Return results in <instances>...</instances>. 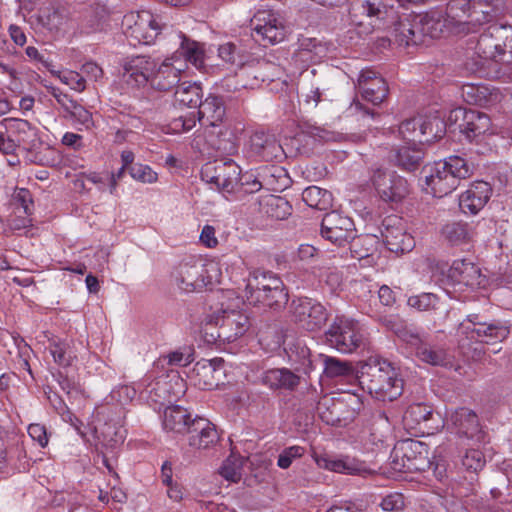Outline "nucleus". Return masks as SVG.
<instances>
[{
	"instance_id": "nucleus-44",
	"label": "nucleus",
	"mask_w": 512,
	"mask_h": 512,
	"mask_svg": "<svg viewBox=\"0 0 512 512\" xmlns=\"http://www.w3.org/2000/svg\"><path fill=\"white\" fill-rule=\"evenodd\" d=\"M108 19V11L104 6L97 5L86 11L83 28L86 33L102 31Z\"/></svg>"
},
{
	"instance_id": "nucleus-58",
	"label": "nucleus",
	"mask_w": 512,
	"mask_h": 512,
	"mask_svg": "<svg viewBox=\"0 0 512 512\" xmlns=\"http://www.w3.org/2000/svg\"><path fill=\"white\" fill-rule=\"evenodd\" d=\"M70 118L89 128L93 124L92 114L81 104L76 102L67 113Z\"/></svg>"
},
{
	"instance_id": "nucleus-25",
	"label": "nucleus",
	"mask_w": 512,
	"mask_h": 512,
	"mask_svg": "<svg viewBox=\"0 0 512 512\" xmlns=\"http://www.w3.org/2000/svg\"><path fill=\"white\" fill-rule=\"evenodd\" d=\"M448 421L459 435L467 438H480V424L478 416L469 408L461 407L454 410Z\"/></svg>"
},
{
	"instance_id": "nucleus-33",
	"label": "nucleus",
	"mask_w": 512,
	"mask_h": 512,
	"mask_svg": "<svg viewBox=\"0 0 512 512\" xmlns=\"http://www.w3.org/2000/svg\"><path fill=\"white\" fill-rule=\"evenodd\" d=\"M449 122L438 116H419V142H433L443 137Z\"/></svg>"
},
{
	"instance_id": "nucleus-48",
	"label": "nucleus",
	"mask_w": 512,
	"mask_h": 512,
	"mask_svg": "<svg viewBox=\"0 0 512 512\" xmlns=\"http://www.w3.org/2000/svg\"><path fill=\"white\" fill-rule=\"evenodd\" d=\"M432 408L423 403L410 405L403 415L406 425L412 426L428 421L432 417Z\"/></svg>"
},
{
	"instance_id": "nucleus-20",
	"label": "nucleus",
	"mask_w": 512,
	"mask_h": 512,
	"mask_svg": "<svg viewBox=\"0 0 512 512\" xmlns=\"http://www.w3.org/2000/svg\"><path fill=\"white\" fill-rule=\"evenodd\" d=\"M174 57L166 58L161 64L156 63L150 85L159 91H169L181 83L183 65H177Z\"/></svg>"
},
{
	"instance_id": "nucleus-26",
	"label": "nucleus",
	"mask_w": 512,
	"mask_h": 512,
	"mask_svg": "<svg viewBox=\"0 0 512 512\" xmlns=\"http://www.w3.org/2000/svg\"><path fill=\"white\" fill-rule=\"evenodd\" d=\"M251 150L264 161H273L282 158L284 151L273 135L256 132L250 138Z\"/></svg>"
},
{
	"instance_id": "nucleus-28",
	"label": "nucleus",
	"mask_w": 512,
	"mask_h": 512,
	"mask_svg": "<svg viewBox=\"0 0 512 512\" xmlns=\"http://www.w3.org/2000/svg\"><path fill=\"white\" fill-rule=\"evenodd\" d=\"M476 329L469 333L471 339L491 344L504 341L510 334L507 322L493 320L486 323H476Z\"/></svg>"
},
{
	"instance_id": "nucleus-64",
	"label": "nucleus",
	"mask_w": 512,
	"mask_h": 512,
	"mask_svg": "<svg viewBox=\"0 0 512 512\" xmlns=\"http://www.w3.org/2000/svg\"><path fill=\"white\" fill-rule=\"evenodd\" d=\"M81 74L90 80L98 81L103 77V70L97 63L90 61L82 65Z\"/></svg>"
},
{
	"instance_id": "nucleus-13",
	"label": "nucleus",
	"mask_w": 512,
	"mask_h": 512,
	"mask_svg": "<svg viewBox=\"0 0 512 512\" xmlns=\"http://www.w3.org/2000/svg\"><path fill=\"white\" fill-rule=\"evenodd\" d=\"M240 174V167L232 159L210 161L201 168L202 180L214 184L218 190L224 193L236 192Z\"/></svg>"
},
{
	"instance_id": "nucleus-9",
	"label": "nucleus",
	"mask_w": 512,
	"mask_h": 512,
	"mask_svg": "<svg viewBox=\"0 0 512 512\" xmlns=\"http://www.w3.org/2000/svg\"><path fill=\"white\" fill-rule=\"evenodd\" d=\"M481 10V5L477 1L471 0H452L447 7L450 14L455 17H459V11L467 15L465 21L456 20L454 28L455 35H467L469 33H475L479 28L491 22L496 18L498 10L496 8H489Z\"/></svg>"
},
{
	"instance_id": "nucleus-63",
	"label": "nucleus",
	"mask_w": 512,
	"mask_h": 512,
	"mask_svg": "<svg viewBox=\"0 0 512 512\" xmlns=\"http://www.w3.org/2000/svg\"><path fill=\"white\" fill-rule=\"evenodd\" d=\"M395 333L402 341L413 346L415 351L418 349L419 345L424 342L417 333L406 327L398 328Z\"/></svg>"
},
{
	"instance_id": "nucleus-12",
	"label": "nucleus",
	"mask_w": 512,
	"mask_h": 512,
	"mask_svg": "<svg viewBox=\"0 0 512 512\" xmlns=\"http://www.w3.org/2000/svg\"><path fill=\"white\" fill-rule=\"evenodd\" d=\"M448 122L449 129H458L470 142H478L491 127V120L487 114L462 107L450 111Z\"/></svg>"
},
{
	"instance_id": "nucleus-37",
	"label": "nucleus",
	"mask_w": 512,
	"mask_h": 512,
	"mask_svg": "<svg viewBox=\"0 0 512 512\" xmlns=\"http://www.w3.org/2000/svg\"><path fill=\"white\" fill-rule=\"evenodd\" d=\"M178 37L181 39L180 50L185 60L191 63L195 68L201 70L205 66V52L203 45L199 42L187 38L181 32Z\"/></svg>"
},
{
	"instance_id": "nucleus-50",
	"label": "nucleus",
	"mask_w": 512,
	"mask_h": 512,
	"mask_svg": "<svg viewBox=\"0 0 512 512\" xmlns=\"http://www.w3.org/2000/svg\"><path fill=\"white\" fill-rule=\"evenodd\" d=\"M68 344L63 341H53L49 350L53 356L54 361L63 367L70 366L73 360L71 352L68 351Z\"/></svg>"
},
{
	"instance_id": "nucleus-2",
	"label": "nucleus",
	"mask_w": 512,
	"mask_h": 512,
	"mask_svg": "<svg viewBox=\"0 0 512 512\" xmlns=\"http://www.w3.org/2000/svg\"><path fill=\"white\" fill-rule=\"evenodd\" d=\"M356 379L362 389L380 401H393L403 392V380L385 361L373 360L363 364Z\"/></svg>"
},
{
	"instance_id": "nucleus-11",
	"label": "nucleus",
	"mask_w": 512,
	"mask_h": 512,
	"mask_svg": "<svg viewBox=\"0 0 512 512\" xmlns=\"http://www.w3.org/2000/svg\"><path fill=\"white\" fill-rule=\"evenodd\" d=\"M123 33L133 46L151 44L160 33L161 27L149 11L130 12L122 20Z\"/></svg>"
},
{
	"instance_id": "nucleus-57",
	"label": "nucleus",
	"mask_w": 512,
	"mask_h": 512,
	"mask_svg": "<svg viewBox=\"0 0 512 512\" xmlns=\"http://www.w3.org/2000/svg\"><path fill=\"white\" fill-rule=\"evenodd\" d=\"M14 199L20 205V207L17 208V213H21L20 209H22V212L27 216L33 213V199L29 190L24 188L19 189Z\"/></svg>"
},
{
	"instance_id": "nucleus-8",
	"label": "nucleus",
	"mask_w": 512,
	"mask_h": 512,
	"mask_svg": "<svg viewBox=\"0 0 512 512\" xmlns=\"http://www.w3.org/2000/svg\"><path fill=\"white\" fill-rule=\"evenodd\" d=\"M225 113L226 109L222 98L216 95H209L201 102L197 111L173 119L170 126L177 133L191 130L195 127L196 121L202 127H217L222 123Z\"/></svg>"
},
{
	"instance_id": "nucleus-24",
	"label": "nucleus",
	"mask_w": 512,
	"mask_h": 512,
	"mask_svg": "<svg viewBox=\"0 0 512 512\" xmlns=\"http://www.w3.org/2000/svg\"><path fill=\"white\" fill-rule=\"evenodd\" d=\"M186 433L189 434V445L196 449H207L218 441L214 425L205 418L192 419Z\"/></svg>"
},
{
	"instance_id": "nucleus-15",
	"label": "nucleus",
	"mask_w": 512,
	"mask_h": 512,
	"mask_svg": "<svg viewBox=\"0 0 512 512\" xmlns=\"http://www.w3.org/2000/svg\"><path fill=\"white\" fill-rule=\"evenodd\" d=\"M371 181L378 196L385 202L398 203L409 194L407 180L396 172L377 169Z\"/></svg>"
},
{
	"instance_id": "nucleus-17",
	"label": "nucleus",
	"mask_w": 512,
	"mask_h": 512,
	"mask_svg": "<svg viewBox=\"0 0 512 512\" xmlns=\"http://www.w3.org/2000/svg\"><path fill=\"white\" fill-rule=\"evenodd\" d=\"M384 243L389 251L396 254L410 252L415 241L411 234L407 233L403 220L395 215L386 217L380 227Z\"/></svg>"
},
{
	"instance_id": "nucleus-3",
	"label": "nucleus",
	"mask_w": 512,
	"mask_h": 512,
	"mask_svg": "<svg viewBox=\"0 0 512 512\" xmlns=\"http://www.w3.org/2000/svg\"><path fill=\"white\" fill-rule=\"evenodd\" d=\"M425 184L435 197H443L454 191L460 180L473 174V167L462 157L452 155L444 161L424 167Z\"/></svg>"
},
{
	"instance_id": "nucleus-41",
	"label": "nucleus",
	"mask_w": 512,
	"mask_h": 512,
	"mask_svg": "<svg viewBox=\"0 0 512 512\" xmlns=\"http://www.w3.org/2000/svg\"><path fill=\"white\" fill-rule=\"evenodd\" d=\"M423 158L424 152L421 149L405 146L396 151L394 161L403 170L414 171L421 165Z\"/></svg>"
},
{
	"instance_id": "nucleus-62",
	"label": "nucleus",
	"mask_w": 512,
	"mask_h": 512,
	"mask_svg": "<svg viewBox=\"0 0 512 512\" xmlns=\"http://www.w3.org/2000/svg\"><path fill=\"white\" fill-rule=\"evenodd\" d=\"M380 506L384 511H399L404 507L403 496L398 493L389 494L382 499Z\"/></svg>"
},
{
	"instance_id": "nucleus-21",
	"label": "nucleus",
	"mask_w": 512,
	"mask_h": 512,
	"mask_svg": "<svg viewBox=\"0 0 512 512\" xmlns=\"http://www.w3.org/2000/svg\"><path fill=\"white\" fill-rule=\"evenodd\" d=\"M358 90L362 97L374 105L382 103L388 95V86L384 78L372 70H363L358 78Z\"/></svg>"
},
{
	"instance_id": "nucleus-22",
	"label": "nucleus",
	"mask_w": 512,
	"mask_h": 512,
	"mask_svg": "<svg viewBox=\"0 0 512 512\" xmlns=\"http://www.w3.org/2000/svg\"><path fill=\"white\" fill-rule=\"evenodd\" d=\"M156 62L149 56H135L123 65L127 83L143 86L151 82Z\"/></svg>"
},
{
	"instance_id": "nucleus-51",
	"label": "nucleus",
	"mask_w": 512,
	"mask_h": 512,
	"mask_svg": "<svg viewBox=\"0 0 512 512\" xmlns=\"http://www.w3.org/2000/svg\"><path fill=\"white\" fill-rule=\"evenodd\" d=\"M305 449L301 446H290L285 448L278 456L277 465L281 469H288L293 460L301 458Z\"/></svg>"
},
{
	"instance_id": "nucleus-54",
	"label": "nucleus",
	"mask_w": 512,
	"mask_h": 512,
	"mask_svg": "<svg viewBox=\"0 0 512 512\" xmlns=\"http://www.w3.org/2000/svg\"><path fill=\"white\" fill-rule=\"evenodd\" d=\"M437 296L432 293H423L417 296H411L408 299V305L419 311H427L434 308L437 303Z\"/></svg>"
},
{
	"instance_id": "nucleus-55",
	"label": "nucleus",
	"mask_w": 512,
	"mask_h": 512,
	"mask_svg": "<svg viewBox=\"0 0 512 512\" xmlns=\"http://www.w3.org/2000/svg\"><path fill=\"white\" fill-rule=\"evenodd\" d=\"M323 93L324 89L321 88V85L318 82L311 83L304 87L303 96L305 103L310 107L315 108L322 100Z\"/></svg>"
},
{
	"instance_id": "nucleus-36",
	"label": "nucleus",
	"mask_w": 512,
	"mask_h": 512,
	"mask_svg": "<svg viewBox=\"0 0 512 512\" xmlns=\"http://www.w3.org/2000/svg\"><path fill=\"white\" fill-rule=\"evenodd\" d=\"M216 362H223L222 359H214L205 363H197L193 369L192 379L194 384L203 390H210L217 386Z\"/></svg>"
},
{
	"instance_id": "nucleus-10",
	"label": "nucleus",
	"mask_w": 512,
	"mask_h": 512,
	"mask_svg": "<svg viewBox=\"0 0 512 512\" xmlns=\"http://www.w3.org/2000/svg\"><path fill=\"white\" fill-rule=\"evenodd\" d=\"M326 343L342 353H352L363 343V334L358 322L337 316L325 332Z\"/></svg>"
},
{
	"instance_id": "nucleus-30",
	"label": "nucleus",
	"mask_w": 512,
	"mask_h": 512,
	"mask_svg": "<svg viewBox=\"0 0 512 512\" xmlns=\"http://www.w3.org/2000/svg\"><path fill=\"white\" fill-rule=\"evenodd\" d=\"M261 381L273 390H294L300 383V377L287 368H277L265 371Z\"/></svg>"
},
{
	"instance_id": "nucleus-60",
	"label": "nucleus",
	"mask_w": 512,
	"mask_h": 512,
	"mask_svg": "<svg viewBox=\"0 0 512 512\" xmlns=\"http://www.w3.org/2000/svg\"><path fill=\"white\" fill-rule=\"evenodd\" d=\"M28 434L32 440L36 441L42 448L48 445V434L46 427L42 424L33 423L28 427Z\"/></svg>"
},
{
	"instance_id": "nucleus-29",
	"label": "nucleus",
	"mask_w": 512,
	"mask_h": 512,
	"mask_svg": "<svg viewBox=\"0 0 512 512\" xmlns=\"http://www.w3.org/2000/svg\"><path fill=\"white\" fill-rule=\"evenodd\" d=\"M316 462L320 468H324L337 473L361 475L363 477L371 473V471L367 469L363 463L349 457L334 459L322 456L317 458Z\"/></svg>"
},
{
	"instance_id": "nucleus-35",
	"label": "nucleus",
	"mask_w": 512,
	"mask_h": 512,
	"mask_svg": "<svg viewBox=\"0 0 512 512\" xmlns=\"http://www.w3.org/2000/svg\"><path fill=\"white\" fill-rule=\"evenodd\" d=\"M415 353L419 360L433 366H448L452 364V356L447 350L425 341L419 345Z\"/></svg>"
},
{
	"instance_id": "nucleus-45",
	"label": "nucleus",
	"mask_w": 512,
	"mask_h": 512,
	"mask_svg": "<svg viewBox=\"0 0 512 512\" xmlns=\"http://www.w3.org/2000/svg\"><path fill=\"white\" fill-rule=\"evenodd\" d=\"M268 64L260 65L259 67H244L239 74L236 75L238 78V82L240 87L242 88H254L255 85L258 84V81H272L273 78L270 75L264 72V68L267 67Z\"/></svg>"
},
{
	"instance_id": "nucleus-61",
	"label": "nucleus",
	"mask_w": 512,
	"mask_h": 512,
	"mask_svg": "<svg viewBox=\"0 0 512 512\" xmlns=\"http://www.w3.org/2000/svg\"><path fill=\"white\" fill-rule=\"evenodd\" d=\"M219 57L230 64H241L237 48L233 43H225L218 49Z\"/></svg>"
},
{
	"instance_id": "nucleus-5",
	"label": "nucleus",
	"mask_w": 512,
	"mask_h": 512,
	"mask_svg": "<svg viewBox=\"0 0 512 512\" xmlns=\"http://www.w3.org/2000/svg\"><path fill=\"white\" fill-rule=\"evenodd\" d=\"M250 326L249 317L240 310H221L207 315L203 323V336L208 343L233 342Z\"/></svg>"
},
{
	"instance_id": "nucleus-7",
	"label": "nucleus",
	"mask_w": 512,
	"mask_h": 512,
	"mask_svg": "<svg viewBox=\"0 0 512 512\" xmlns=\"http://www.w3.org/2000/svg\"><path fill=\"white\" fill-rule=\"evenodd\" d=\"M476 51L483 59L512 64V26L492 25L480 35Z\"/></svg>"
},
{
	"instance_id": "nucleus-39",
	"label": "nucleus",
	"mask_w": 512,
	"mask_h": 512,
	"mask_svg": "<svg viewBox=\"0 0 512 512\" xmlns=\"http://www.w3.org/2000/svg\"><path fill=\"white\" fill-rule=\"evenodd\" d=\"M323 360L324 374L328 378H352L355 377L354 367L351 362L340 360L336 357L320 355Z\"/></svg>"
},
{
	"instance_id": "nucleus-4",
	"label": "nucleus",
	"mask_w": 512,
	"mask_h": 512,
	"mask_svg": "<svg viewBox=\"0 0 512 512\" xmlns=\"http://www.w3.org/2000/svg\"><path fill=\"white\" fill-rule=\"evenodd\" d=\"M245 291L250 304L274 311L285 308L289 299L282 280L271 272H254Z\"/></svg>"
},
{
	"instance_id": "nucleus-23",
	"label": "nucleus",
	"mask_w": 512,
	"mask_h": 512,
	"mask_svg": "<svg viewBox=\"0 0 512 512\" xmlns=\"http://www.w3.org/2000/svg\"><path fill=\"white\" fill-rule=\"evenodd\" d=\"M492 188L488 182L476 181L461 194L459 206L464 213L477 214L488 202Z\"/></svg>"
},
{
	"instance_id": "nucleus-19",
	"label": "nucleus",
	"mask_w": 512,
	"mask_h": 512,
	"mask_svg": "<svg viewBox=\"0 0 512 512\" xmlns=\"http://www.w3.org/2000/svg\"><path fill=\"white\" fill-rule=\"evenodd\" d=\"M252 37L263 46L279 43L285 38L283 24L270 13L262 12L252 20Z\"/></svg>"
},
{
	"instance_id": "nucleus-18",
	"label": "nucleus",
	"mask_w": 512,
	"mask_h": 512,
	"mask_svg": "<svg viewBox=\"0 0 512 512\" xmlns=\"http://www.w3.org/2000/svg\"><path fill=\"white\" fill-rule=\"evenodd\" d=\"M177 287L186 293L201 292L213 284L206 265L200 262H183L175 273Z\"/></svg>"
},
{
	"instance_id": "nucleus-46",
	"label": "nucleus",
	"mask_w": 512,
	"mask_h": 512,
	"mask_svg": "<svg viewBox=\"0 0 512 512\" xmlns=\"http://www.w3.org/2000/svg\"><path fill=\"white\" fill-rule=\"evenodd\" d=\"M243 463V457L232 453L219 468V474L227 481L237 483L242 476Z\"/></svg>"
},
{
	"instance_id": "nucleus-43",
	"label": "nucleus",
	"mask_w": 512,
	"mask_h": 512,
	"mask_svg": "<svg viewBox=\"0 0 512 512\" xmlns=\"http://www.w3.org/2000/svg\"><path fill=\"white\" fill-rule=\"evenodd\" d=\"M9 130L16 135L18 145L30 146L36 137V129L23 119H6Z\"/></svg>"
},
{
	"instance_id": "nucleus-1",
	"label": "nucleus",
	"mask_w": 512,
	"mask_h": 512,
	"mask_svg": "<svg viewBox=\"0 0 512 512\" xmlns=\"http://www.w3.org/2000/svg\"><path fill=\"white\" fill-rule=\"evenodd\" d=\"M351 21L363 27L365 34L374 29H391L399 45H419L430 39L440 38L448 33L454 34L455 16L440 11H430L399 19L397 11L377 0H361L350 9Z\"/></svg>"
},
{
	"instance_id": "nucleus-52",
	"label": "nucleus",
	"mask_w": 512,
	"mask_h": 512,
	"mask_svg": "<svg viewBox=\"0 0 512 512\" xmlns=\"http://www.w3.org/2000/svg\"><path fill=\"white\" fill-rule=\"evenodd\" d=\"M131 177L143 183H154L157 181V173L148 165L136 163L130 167Z\"/></svg>"
},
{
	"instance_id": "nucleus-14",
	"label": "nucleus",
	"mask_w": 512,
	"mask_h": 512,
	"mask_svg": "<svg viewBox=\"0 0 512 512\" xmlns=\"http://www.w3.org/2000/svg\"><path fill=\"white\" fill-rule=\"evenodd\" d=\"M293 321L308 331L320 329L327 321L325 307L308 297L293 300L290 305Z\"/></svg>"
},
{
	"instance_id": "nucleus-53",
	"label": "nucleus",
	"mask_w": 512,
	"mask_h": 512,
	"mask_svg": "<svg viewBox=\"0 0 512 512\" xmlns=\"http://www.w3.org/2000/svg\"><path fill=\"white\" fill-rule=\"evenodd\" d=\"M399 134L405 140L419 142V116L403 121L399 126Z\"/></svg>"
},
{
	"instance_id": "nucleus-49",
	"label": "nucleus",
	"mask_w": 512,
	"mask_h": 512,
	"mask_svg": "<svg viewBox=\"0 0 512 512\" xmlns=\"http://www.w3.org/2000/svg\"><path fill=\"white\" fill-rule=\"evenodd\" d=\"M50 72L58 77L63 84L68 85L77 92H83L86 88V79L81 73L72 70L63 73L55 70H50Z\"/></svg>"
},
{
	"instance_id": "nucleus-42",
	"label": "nucleus",
	"mask_w": 512,
	"mask_h": 512,
	"mask_svg": "<svg viewBox=\"0 0 512 512\" xmlns=\"http://www.w3.org/2000/svg\"><path fill=\"white\" fill-rule=\"evenodd\" d=\"M303 201L311 208L327 210L332 206V194L317 186H309L302 192Z\"/></svg>"
},
{
	"instance_id": "nucleus-27",
	"label": "nucleus",
	"mask_w": 512,
	"mask_h": 512,
	"mask_svg": "<svg viewBox=\"0 0 512 512\" xmlns=\"http://www.w3.org/2000/svg\"><path fill=\"white\" fill-rule=\"evenodd\" d=\"M448 276L455 283L470 287L479 286L483 281L480 268L467 259L455 260Z\"/></svg>"
},
{
	"instance_id": "nucleus-34",
	"label": "nucleus",
	"mask_w": 512,
	"mask_h": 512,
	"mask_svg": "<svg viewBox=\"0 0 512 512\" xmlns=\"http://www.w3.org/2000/svg\"><path fill=\"white\" fill-rule=\"evenodd\" d=\"M175 103L179 106L197 109L202 102V88L196 82H181L174 93Z\"/></svg>"
},
{
	"instance_id": "nucleus-56",
	"label": "nucleus",
	"mask_w": 512,
	"mask_h": 512,
	"mask_svg": "<svg viewBox=\"0 0 512 512\" xmlns=\"http://www.w3.org/2000/svg\"><path fill=\"white\" fill-rule=\"evenodd\" d=\"M262 188L261 182L251 174L239 176V185L235 193H254Z\"/></svg>"
},
{
	"instance_id": "nucleus-38",
	"label": "nucleus",
	"mask_w": 512,
	"mask_h": 512,
	"mask_svg": "<svg viewBox=\"0 0 512 512\" xmlns=\"http://www.w3.org/2000/svg\"><path fill=\"white\" fill-rule=\"evenodd\" d=\"M265 214L276 220H284L292 213V206L283 197L267 195L260 202Z\"/></svg>"
},
{
	"instance_id": "nucleus-31",
	"label": "nucleus",
	"mask_w": 512,
	"mask_h": 512,
	"mask_svg": "<svg viewBox=\"0 0 512 512\" xmlns=\"http://www.w3.org/2000/svg\"><path fill=\"white\" fill-rule=\"evenodd\" d=\"M462 96L466 102L479 106L494 105L501 99V94L498 90L474 84L463 86Z\"/></svg>"
},
{
	"instance_id": "nucleus-6",
	"label": "nucleus",
	"mask_w": 512,
	"mask_h": 512,
	"mask_svg": "<svg viewBox=\"0 0 512 512\" xmlns=\"http://www.w3.org/2000/svg\"><path fill=\"white\" fill-rule=\"evenodd\" d=\"M390 466L395 472H430L432 461L429 458V446L413 439L396 444L391 453Z\"/></svg>"
},
{
	"instance_id": "nucleus-16",
	"label": "nucleus",
	"mask_w": 512,
	"mask_h": 512,
	"mask_svg": "<svg viewBox=\"0 0 512 512\" xmlns=\"http://www.w3.org/2000/svg\"><path fill=\"white\" fill-rule=\"evenodd\" d=\"M321 235L337 246H344L356 238L353 220L337 211H331L322 219Z\"/></svg>"
},
{
	"instance_id": "nucleus-32",
	"label": "nucleus",
	"mask_w": 512,
	"mask_h": 512,
	"mask_svg": "<svg viewBox=\"0 0 512 512\" xmlns=\"http://www.w3.org/2000/svg\"><path fill=\"white\" fill-rule=\"evenodd\" d=\"M192 419L190 413L181 406H169L163 413V427L167 432L186 433Z\"/></svg>"
},
{
	"instance_id": "nucleus-59",
	"label": "nucleus",
	"mask_w": 512,
	"mask_h": 512,
	"mask_svg": "<svg viewBox=\"0 0 512 512\" xmlns=\"http://www.w3.org/2000/svg\"><path fill=\"white\" fill-rule=\"evenodd\" d=\"M40 23L48 30H57L62 24V17L56 10L46 9L39 16Z\"/></svg>"
},
{
	"instance_id": "nucleus-40",
	"label": "nucleus",
	"mask_w": 512,
	"mask_h": 512,
	"mask_svg": "<svg viewBox=\"0 0 512 512\" xmlns=\"http://www.w3.org/2000/svg\"><path fill=\"white\" fill-rule=\"evenodd\" d=\"M445 240L454 246L469 243L473 238V232L467 223L452 222L442 228Z\"/></svg>"
},
{
	"instance_id": "nucleus-47",
	"label": "nucleus",
	"mask_w": 512,
	"mask_h": 512,
	"mask_svg": "<svg viewBox=\"0 0 512 512\" xmlns=\"http://www.w3.org/2000/svg\"><path fill=\"white\" fill-rule=\"evenodd\" d=\"M485 457L484 454L477 449L467 450L465 455L462 458V465L466 469V471L472 474L470 479V484L473 485V482L477 480V473L483 469L485 466Z\"/></svg>"
}]
</instances>
